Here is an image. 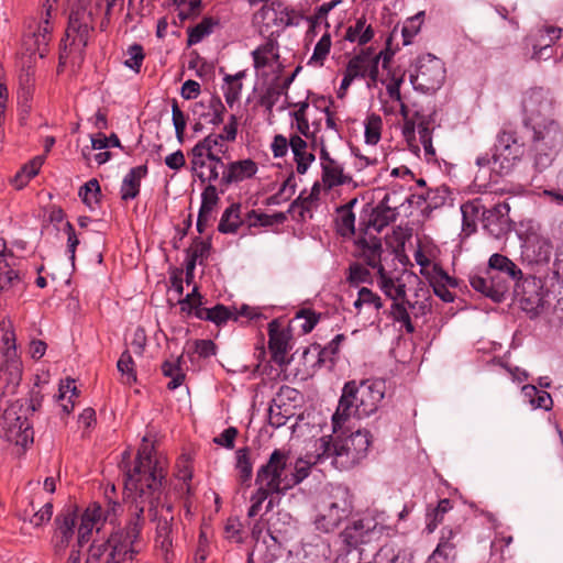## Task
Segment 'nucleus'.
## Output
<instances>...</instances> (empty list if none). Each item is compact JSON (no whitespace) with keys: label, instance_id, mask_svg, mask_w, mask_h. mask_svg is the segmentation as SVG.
I'll return each mask as SVG.
<instances>
[{"label":"nucleus","instance_id":"de8ad7c7","mask_svg":"<svg viewBox=\"0 0 563 563\" xmlns=\"http://www.w3.org/2000/svg\"><path fill=\"white\" fill-rule=\"evenodd\" d=\"M523 390L526 395L530 397V402L536 408H541L544 410H550L553 405V400L551 395L544 390H538L534 386H525Z\"/></svg>","mask_w":563,"mask_h":563},{"label":"nucleus","instance_id":"e2e57ef3","mask_svg":"<svg viewBox=\"0 0 563 563\" xmlns=\"http://www.w3.org/2000/svg\"><path fill=\"white\" fill-rule=\"evenodd\" d=\"M249 217H254L256 219V222L261 227H272L274 224H282L286 221L287 217L284 212H276L274 214H266V213H257L255 210H252L249 213Z\"/></svg>","mask_w":563,"mask_h":563},{"label":"nucleus","instance_id":"8fccbe9b","mask_svg":"<svg viewBox=\"0 0 563 563\" xmlns=\"http://www.w3.org/2000/svg\"><path fill=\"white\" fill-rule=\"evenodd\" d=\"M452 508V503L450 499L444 498L438 503V506L433 509L431 514H428L429 522L427 523V529L432 532L438 527L439 523L442 522L443 516Z\"/></svg>","mask_w":563,"mask_h":563},{"label":"nucleus","instance_id":"423d86ee","mask_svg":"<svg viewBox=\"0 0 563 563\" xmlns=\"http://www.w3.org/2000/svg\"><path fill=\"white\" fill-rule=\"evenodd\" d=\"M525 153V143L517 132L504 130L494 145L492 156L487 154L476 159L479 168H488L497 177L508 175Z\"/></svg>","mask_w":563,"mask_h":563},{"label":"nucleus","instance_id":"7ed1b4c3","mask_svg":"<svg viewBox=\"0 0 563 563\" xmlns=\"http://www.w3.org/2000/svg\"><path fill=\"white\" fill-rule=\"evenodd\" d=\"M324 435L316 442L317 461L331 460V464L340 470H350L366 457L372 444V435L367 430H357L349 437Z\"/></svg>","mask_w":563,"mask_h":563},{"label":"nucleus","instance_id":"69168bd1","mask_svg":"<svg viewBox=\"0 0 563 563\" xmlns=\"http://www.w3.org/2000/svg\"><path fill=\"white\" fill-rule=\"evenodd\" d=\"M297 319H305V323L301 325L303 333H310L320 320V313L311 309H300L296 313Z\"/></svg>","mask_w":563,"mask_h":563},{"label":"nucleus","instance_id":"79ce46f5","mask_svg":"<svg viewBox=\"0 0 563 563\" xmlns=\"http://www.w3.org/2000/svg\"><path fill=\"white\" fill-rule=\"evenodd\" d=\"M355 216L351 210L336 208L335 227L341 236H349L355 233Z\"/></svg>","mask_w":563,"mask_h":563},{"label":"nucleus","instance_id":"c756f323","mask_svg":"<svg viewBox=\"0 0 563 563\" xmlns=\"http://www.w3.org/2000/svg\"><path fill=\"white\" fill-rule=\"evenodd\" d=\"M235 470L238 471L236 481L245 488L251 487L253 475V464L251 461V449L249 446L241 448L236 452Z\"/></svg>","mask_w":563,"mask_h":563},{"label":"nucleus","instance_id":"c85d7f7f","mask_svg":"<svg viewBox=\"0 0 563 563\" xmlns=\"http://www.w3.org/2000/svg\"><path fill=\"white\" fill-rule=\"evenodd\" d=\"M455 538V531L446 528L443 529L440 542L432 553L434 558L440 559L443 563L454 562L457 555Z\"/></svg>","mask_w":563,"mask_h":563},{"label":"nucleus","instance_id":"774afa93","mask_svg":"<svg viewBox=\"0 0 563 563\" xmlns=\"http://www.w3.org/2000/svg\"><path fill=\"white\" fill-rule=\"evenodd\" d=\"M209 108L212 110V113L209 114L210 119L208 122L212 125L221 124L223 122V115L225 112V107L223 106L221 99L218 97L211 98Z\"/></svg>","mask_w":563,"mask_h":563},{"label":"nucleus","instance_id":"a211bd4d","mask_svg":"<svg viewBox=\"0 0 563 563\" xmlns=\"http://www.w3.org/2000/svg\"><path fill=\"white\" fill-rule=\"evenodd\" d=\"M77 511L78 508L76 506H69L55 518L54 549L57 553L63 552L68 547L74 536L78 517Z\"/></svg>","mask_w":563,"mask_h":563},{"label":"nucleus","instance_id":"393cba45","mask_svg":"<svg viewBox=\"0 0 563 563\" xmlns=\"http://www.w3.org/2000/svg\"><path fill=\"white\" fill-rule=\"evenodd\" d=\"M22 379V364L14 356L7 355L0 367V382L3 384L2 395H13Z\"/></svg>","mask_w":563,"mask_h":563},{"label":"nucleus","instance_id":"9d476101","mask_svg":"<svg viewBox=\"0 0 563 563\" xmlns=\"http://www.w3.org/2000/svg\"><path fill=\"white\" fill-rule=\"evenodd\" d=\"M288 457L287 452L274 450L268 461L257 470L255 484L273 494L285 495L288 485V475L285 474Z\"/></svg>","mask_w":563,"mask_h":563},{"label":"nucleus","instance_id":"49530a36","mask_svg":"<svg viewBox=\"0 0 563 563\" xmlns=\"http://www.w3.org/2000/svg\"><path fill=\"white\" fill-rule=\"evenodd\" d=\"M100 195V185L96 178L88 180L79 189V196L81 197L82 202L86 203L89 208H92L93 203H99Z\"/></svg>","mask_w":563,"mask_h":563},{"label":"nucleus","instance_id":"0eeeda50","mask_svg":"<svg viewBox=\"0 0 563 563\" xmlns=\"http://www.w3.org/2000/svg\"><path fill=\"white\" fill-rule=\"evenodd\" d=\"M222 141L223 134H209L191 148V172L202 184L216 181L219 178V167H224L221 157L213 152L214 147L222 146Z\"/></svg>","mask_w":563,"mask_h":563},{"label":"nucleus","instance_id":"5fc2aeb1","mask_svg":"<svg viewBox=\"0 0 563 563\" xmlns=\"http://www.w3.org/2000/svg\"><path fill=\"white\" fill-rule=\"evenodd\" d=\"M363 305H372L376 310L383 308V301L380 297L367 287H362L358 290L357 299L354 302V307L356 309H360Z\"/></svg>","mask_w":563,"mask_h":563},{"label":"nucleus","instance_id":"bf43d9fd","mask_svg":"<svg viewBox=\"0 0 563 563\" xmlns=\"http://www.w3.org/2000/svg\"><path fill=\"white\" fill-rule=\"evenodd\" d=\"M172 117L177 140L181 143L184 141V134L186 129V118L184 112L180 110L177 100L175 99L172 102Z\"/></svg>","mask_w":563,"mask_h":563},{"label":"nucleus","instance_id":"864d4df0","mask_svg":"<svg viewBox=\"0 0 563 563\" xmlns=\"http://www.w3.org/2000/svg\"><path fill=\"white\" fill-rule=\"evenodd\" d=\"M209 184L205 187L201 194V206L200 210L202 212H212L216 205L219 202V195L217 187L212 185V181H208Z\"/></svg>","mask_w":563,"mask_h":563},{"label":"nucleus","instance_id":"338daca9","mask_svg":"<svg viewBox=\"0 0 563 563\" xmlns=\"http://www.w3.org/2000/svg\"><path fill=\"white\" fill-rule=\"evenodd\" d=\"M487 275H471L470 276V285L474 290L481 292L483 296L493 300V294L490 290V283Z\"/></svg>","mask_w":563,"mask_h":563},{"label":"nucleus","instance_id":"7c9ffc66","mask_svg":"<svg viewBox=\"0 0 563 563\" xmlns=\"http://www.w3.org/2000/svg\"><path fill=\"white\" fill-rule=\"evenodd\" d=\"M321 167L322 181L329 189L352 181V177L343 174L342 166L335 159L321 164Z\"/></svg>","mask_w":563,"mask_h":563},{"label":"nucleus","instance_id":"f03ea898","mask_svg":"<svg viewBox=\"0 0 563 563\" xmlns=\"http://www.w3.org/2000/svg\"><path fill=\"white\" fill-rule=\"evenodd\" d=\"M386 393L383 379L350 380L344 384L336 411L332 417L333 433L342 429L352 416L357 418L375 413Z\"/></svg>","mask_w":563,"mask_h":563},{"label":"nucleus","instance_id":"aec40b11","mask_svg":"<svg viewBox=\"0 0 563 563\" xmlns=\"http://www.w3.org/2000/svg\"><path fill=\"white\" fill-rule=\"evenodd\" d=\"M356 246L364 263L377 269V274L380 275V269H385L382 265L383 244L380 238L376 235L366 236L365 234L356 240Z\"/></svg>","mask_w":563,"mask_h":563},{"label":"nucleus","instance_id":"052dcab7","mask_svg":"<svg viewBox=\"0 0 563 563\" xmlns=\"http://www.w3.org/2000/svg\"><path fill=\"white\" fill-rule=\"evenodd\" d=\"M32 510L34 511L30 518V522L34 527H41L48 522L53 516V504L51 501L43 505L38 510L35 511L34 504L31 503Z\"/></svg>","mask_w":563,"mask_h":563},{"label":"nucleus","instance_id":"6ab92c4d","mask_svg":"<svg viewBox=\"0 0 563 563\" xmlns=\"http://www.w3.org/2000/svg\"><path fill=\"white\" fill-rule=\"evenodd\" d=\"M389 195H385L382 201L374 208H371L368 219L360 222L361 229L364 234H367L368 229H374L380 232L384 228L394 222L398 216L396 208H391L388 203Z\"/></svg>","mask_w":563,"mask_h":563},{"label":"nucleus","instance_id":"ea45409f","mask_svg":"<svg viewBox=\"0 0 563 563\" xmlns=\"http://www.w3.org/2000/svg\"><path fill=\"white\" fill-rule=\"evenodd\" d=\"M211 250L210 239L201 240L200 238H195L191 245L186 250L187 260L192 263H199L203 265L205 260L208 258Z\"/></svg>","mask_w":563,"mask_h":563},{"label":"nucleus","instance_id":"ddd939ff","mask_svg":"<svg viewBox=\"0 0 563 563\" xmlns=\"http://www.w3.org/2000/svg\"><path fill=\"white\" fill-rule=\"evenodd\" d=\"M93 14L84 5L73 7L68 18L66 37L71 38V44L78 42L81 51L88 46L90 33L93 31Z\"/></svg>","mask_w":563,"mask_h":563},{"label":"nucleus","instance_id":"72a5a7b5","mask_svg":"<svg viewBox=\"0 0 563 563\" xmlns=\"http://www.w3.org/2000/svg\"><path fill=\"white\" fill-rule=\"evenodd\" d=\"M44 161L45 156L38 155L32 158L25 165H23V167L15 174V176L12 179V184L15 186V188H23L30 181V179L35 177L38 174Z\"/></svg>","mask_w":563,"mask_h":563},{"label":"nucleus","instance_id":"b1692460","mask_svg":"<svg viewBox=\"0 0 563 563\" xmlns=\"http://www.w3.org/2000/svg\"><path fill=\"white\" fill-rule=\"evenodd\" d=\"M223 168L225 169L222 172L221 184L224 186L251 178L257 172V165L251 158L232 162Z\"/></svg>","mask_w":563,"mask_h":563},{"label":"nucleus","instance_id":"3c124183","mask_svg":"<svg viewBox=\"0 0 563 563\" xmlns=\"http://www.w3.org/2000/svg\"><path fill=\"white\" fill-rule=\"evenodd\" d=\"M420 143L422 144L426 155L432 157L435 155V150L432 145V130L430 122L422 120L417 125Z\"/></svg>","mask_w":563,"mask_h":563},{"label":"nucleus","instance_id":"9b49d317","mask_svg":"<svg viewBox=\"0 0 563 563\" xmlns=\"http://www.w3.org/2000/svg\"><path fill=\"white\" fill-rule=\"evenodd\" d=\"M445 79V68L442 60L431 54L418 58L416 73L410 74L409 80L416 90L434 92L441 88Z\"/></svg>","mask_w":563,"mask_h":563},{"label":"nucleus","instance_id":"e433bc0d","mask_svg":"<svg viewBox=\"0 0 563 563\" xmlns=\"http://www.w3.org/2000/svg\"><path fill=\"white\" fill-rule=\"evenodd\" d=\"M376 556L379 563H412L411 553L396 549L391 543L383 545Z\"/></svg>","mask_w":563,"mask_h":563},{"label":"nucleus","instance_id":"5701e85b","mask_svg":"<svg viewBox=\"0 0 563 563\" xmlns=\"http://www.w3.org/2000/svg\"><path fill=\"white\" fill-rule=\"evenodd\" d=\"M345 341L344 334H338L334 336V339L325 346H321L319 343H313L309 347H307L303 353L302 357L306 362L309 361V356L317 357L313 365H317L318 367H321L325 365L328 362L333 365L334 364V357L339 353L340 345L342 342Z\"/></svg>","mask_w":563,"mask_h":563},{"label":"nucleus","instance_id":"4c0bfd02","mask_svg":"<svg viewBox=\"0 0 563 563\" xmlns=\"http://www.w3.org/2000/svg\"><path fill=\"white\" fill-rule=\"evenodd\" d=\"M183 355L178 356L175 362L165 361L162 364V373L166 377H170V382L167 384L169 390H174L183 385L185 380V373L180 367Z\"/></svg>","mask_w":563,"mask_h":563},{"label":"nucleus","instance_id":"c9c22d12","mask_svg":"<svg viewBox=\"0 0 563 563\" xmlns=\"http://www.w3.org/2000/svg\"><path fill=\"white\" fill-rule=\"evenodd\" d=\"M240 211V203H232L229 208H227L220 219L218 230L221 233H235L242 224Z\"/></svg>","mask_w":563,"mask_h":563},{"label":"nucleus","instance_id":"58836bf2","mask_svg":"<svg viewBox=\"0 0 563 563\" xmlns=\"http://www.w3.org/2000/svg\"><path fill=\"white\" fill-rule=\"evenodd\" d=\"M142 445L140 446L139 451H137V455H136V459H135V464L133 467H130V457H131V453L130 451H124L122 453V461H121V464H120V467L123 470L124 472V485H125V488L129 489L126 487V479H128V474L133 471L135 468V466L137 465L139 461L142 459L140 457V451L143 450L144 448H148L147 450L150 451L147 453V455L150 456L151 459V462L154 464L156 462H162V464L166 467V463L162 460V459H158V457H153V451H154V445L153 444H148L147 443V438L144 437L143 438V441H142Z\"/></svg>","mask_w":563,"mask_h":563},{"label":"nucleus","instance_id":"09e8293b","mask_svg":"<svg viewBox=\"0 0 563 563\" xmlns=\"http://www.w3.org/2000/svg\"><path fill=\"white\" fill-rule=\"evenodd\" d=\"M319 461H317V455L314 456V461H308L303 462L302 460H298L295 466V472L288 476V485H287V492L291 489L294 486L301 483L308 475L310 471L311 464H316Z\"/></svg>","mask_w":563,"mask_h":563},{"label":"nucleus","instance_id":"0e129e2a","mask_svg":"<svg viewBox=\"0 0 563 563\" xmlns=\"http://www.w3.org/2000/svg\"><path fill=\"white\" fill-rule=\"evenodd\" d=\"M274 495L273 493L266 490L265 488L258 486L256 492L251 496V507L249 508L247 516L253 518L258 515L261 511L263 503L268 498V496Z\"/></svg>","mask_w":563,"mask_h":563},{"label":"nucleus","instance_id":"39448f33","mask_svg":"<svg viewBox=\"0 0 563 563\" xmlns=\"http://www.w3.org/2000/svg\"><path fill=\"white\" fill-rule=\"evenodd\" d=\"M531 133L530 151L533 156V167L542 173L549 168L553 158L563 144V131L554 119L525 125Z\"/></svg>","mask_w":563,"mask_h":563},{"label":"nucleus","instance_id":"a878e982","mask_svg":"<svg viewBox=\"0 0 563 563\" xmlns=\"http://www.w3.org/2000/svg\"><path fill=\"white\" fill-rule=\"evenodd\" d=\"M562 35V29L558 26H544L539 27L531 32L526 38V45L531 46L532 51L543 53L549 51L550 47L559 40Z\"/></svg>","mask_w":563,"mask_h":563},{"label":"nucleus","instance_id":"f3484780","mask_svg":"<svg viewBox=\"0 0 563 563\" xmlns=\"http://www.w3.org/2000/svg\"><path fill=\"white\" fill-rule=\"evenodd\" d=\"M289 14L288 7L280 0H274L271 4H264L261 10L255 14V19L261 22V32H268L271 24L277 26L297 25L298 21H292L285 18Z\"/></svg>","mask_w":563,"mask_h":563},{"label":"nucleus","instance_id":"603ef678","mask_svg":"<svg viewBox=\"0 0 563 563\" xmlns=\"http://www.w3.org/2000/svg\"><path fill=\"white\" fill-rule=\"evenodd\" d=\"M117 367H118V371L126 377V382L129 384H132V383H135L136 382V375H135V371H134V361H133V357L132 355L130 354V352L128 350H125L118 363H117Z\"/></svg>","mask_w":563,"mask_h":563},{"label":"nucleus","instance_id":"c03bdc74","mask_svg":"<svg viewBox=\"0 0 563 563\" xmlns=\"http://www.w3.org/2000/svg\"><path fill=\"white\" fill-rule=\"evenodd\" d=\"M373 54V47H367L361 51L360 54L351 58L346 65V69L355 77H366V58Z\"/></svg>","mask_w":563,"mask_h":563},{"label":"nucleus","instance_id":"f704fd0d","mask_svg":"<svg viewBox=\"0 0 563 563\" xmlns=\"http://www.w3.org/2000/svg\"><path fill=\"white\" fill-rule=\"evenodd\" d=\"M488 271L503 273L510 278H521V269L507 256L495 253L488 260Z\"/></svg>","mask_w":563,"mask_h":563},{"label":"nucleus","instance_id":"473e14b6","mask_svg":"<svg viewBox=\"0 0 563 563\" xmlns=\"http://www.w3.org/2000/svg\"><path fill=\"white\" fill-rule=\"evenodd\" d=\"M485 275L489 278L490 290L493 294V301L500 302L504 300L506 292L509 289L510 283L518 280L519 278H510L509 276L495 272V271H485Z\"/></svg>","mask_w":563,"mask_h":563},{"label":"nucleus","instance_id":"4be33fe9","mask_svg":"<svg viewBox=\"0 0 563 563\" xmlns=\"http://www.w3.org/2000/svg\"><path fill=\"white\" fill-rule=\"evenodd\" d=\"M268 347L272 353V361L279 366L288 365L291 358H286L288 351V334L279 330L276 320L268 324Z\"/></svg>","mask_w":563,"mask_h":563},{"label":"nucleus","instance_id":"2f4dec72","mask_svg":"<svg viewBox=\"0 0 563 563\" xmlns=\"http://www.w3.org/2000/svg\"><path fill=\"white\" fill-rule=\"evenodd\" d=\"M289 145L292 150L295 162L297 164V172L299 174H305L309 165L314 161V155L305 151L307 142L299 135H292L289 140Z\"/></svg>","mask_w":563,"mask_h":563},{"label":"nucleus","instance_id":"4468645a","mask_svg":"<svg viewBox=\"0 0 563 563\" xmlns=\"http://www.w3.org/2000/svg\"><path fill=\"white\" fill-rule=\"evenodd\" d=\"M382 528L373 518L354 520L340 533V539L349 550L356 549L360 544L368 543L373 537L378 536Z\"/></svg>","mask_w":563,"mask_h":563},{"label":"nucleus","instance_id":"f8f14e48","mask_svg":"<svg viewBox=\"0 0 563 563\" xmlns=\"http://www.w3.org/2000/svg\"><path fill=\"white\" fill-rule=\"evenodd\" d=\"M525 125L553 119V101L548 90L532 88L522 99Z\"/></svg>","mask_w":563,"mask_h":563},{"label":"nucleus","instance_id":"cd10ccee","mask_svg":"<svg viewBox=\"0 0 563 563\" xmlns=\"http://www.w3.org/2000/svg\"><path fill=\"white\" fill-rule=\"evenodd\" d=\"M147 174V166L140 165L130 169L126 176L123 178L121 186V199L126 201L130 199H134L140 194L141 180Z\"/></svg>","mask_w":563,"mask_h":563},{"label":"nucleus","instance_id":"4d7b16f0","mask_svg":"<svg viewBox=\"0 0 563 563\" xmlns=\"http://www.w3.org/2000/svg\"><path fill=\"white\" fill-rule=\"evenodd\" d=\"M129 58L124 62V65L135 73H140L141 66L145 58V54L142 45L133 44L128 48Z\"/></svg>","mask_w":563,"mask_h":563},{"label":"nucleus","instance_id":"a18cd8bd","mask_svg":"<svg viewBox=\"0 0 563 563\" xmlns=\"http://www.w3.org/2000/svg\"><path fill=\"white\" fill-rule=\"evenodd\" d=\"M216 24L212 18H203L200 23L189 29L187 44L189 46L199 43L205 36L212 32V27Z\"/></svg>","mask_w":563,"mask_h":563},{"label":"nucleus","instance_id":"6e6552de","mask_svg":"<svg viewBox=\"0 0 563 563\" xmlns=\"http://www.w3.org/2000/svg\"><path fill=\"white\" fill-rule=\"evenodd\" d=\"M0 438L23 448L33 442V429L20 400L0 413Z\"/></svg>","mask_w":563,"mask_h":563},{"label":"nucleus","instance_id":"680f3d73","mask_svg":"<svg viewBox=\"0 0 563 563\" xmlns=\"http://www.w3.org/2000/svg\"><path fill=\"white\" fill-rule=\"evenodd\" d=\"M330 48H331V36L329 33H325L322 35V37L317 43L309 64L312 62H316V63H320V65H322L324 58L330 53Z\"/></svg>","mask_w":563,"mask_h":563},{"label":"nucleus","instance_id":"dca6fc26","mask_svg":"<svg viewBox=\"0 0 563 563\" xmlns=\"http://www.w3.org/2000/svg\"><path fill=\"white\" fill-rule=\"evenodd\" d=\"M352 512L350 501L342 497L328 504L316 518L314 525L317 530L322 532H331L339 527L342 520L346 519Z\"/></svg>","mask_w":563,"mask_h":563},{"label":"nucleus","instance_id":"20e7f679","mask_svg":"<svg viewBox=\"0 0 563 563\" xmlns=\"http://www.w3.org/2000/svg\"><path fill=\"white\" fill-rule=\"evenodd\" d=\"M142 509L136 512L135 519L125 526L113 531L107 541L99 547H91L86 563H97L100 556L107 552L104 563H123L125 560H133L139 553L135 548L142 531Z\"/></svg>","mask_w":563,"mask_h":563},{"label":"nucleus","instance_id":"13d9d810","mask_svg":"<svg viewBox=\"0 0 563 563\" xmlns=\"http://www.w3.org/2000/svg\"><path fill=\"white\" fill-rule=\"evenodd\" d=\"M285 93L278 84L269 85L260 98V104L272 111L273 107L277 103L279 97Z\"/></svg>","mask_w":563,"mask_h":563},{"label":"nucleus","instance_id":"bb28decb","mask_svg":"<svg viewBox=\"0 0 563 563\" xmlns=\"http://www.w3.org/2000/svg\"><path fill=\"white\" fill-rule=\"evenodd\" d=\"M103 515L102 508L93 504L89 506L81 515L80 525L78 528L77 542L79 547L85 545L91 537L95 525L100 520Z\"/></svg>","mask_w":563,"mask_h":563},{"label":"nucleus","instance_id":"6e6d98bb","mask_svg":"<svg viewBox=\"0 0 563 563\" xmlns=\"http://www.w3.org/2000/svg\"><path fill=\"white\" fill-rule=\"evenodd\" d=\"M349 271L347 280L351 285H358L360 283L371 284L373 282L371 272L360 263L350 265Z\"/></svg>","mask_w":563,"mask_h":563},{"label":"nucleus","instance_id":"1a4fd4ad","mask_svg":"<svg viewBox=\"0 0 563 563\" xmlns=\"http://www.w3.org/2000/svg\"><path fill=\"white\" fill-rule=\"evenodd\" d=\"M378 285L386 297L391 299L389 316L394 322L400 323L407 333H413L416 327L410 319V314L405 307L406 284L400 278L388 276L386 269H380L378 275Z\"/></svg>","mask_w":563,"mask_h":563},{"label":"nucleus","instance_id":"37998d69","mask_svg":"<svg viewBox=\"0 0 563 563\" xmlns=\"http://www.w3.org/2000/svg\"><path fill=\"white\" fill-rule=\"evenodd\" d=\"M383 121L378 114L372 113L365 123V141L369 145H376L382 135Z\"/></svg>","mask_w":563,"mask_h":563},{"label":"nucleus","instance_id":"412c9836","mask_svg":"<svg viewBox=\"0 0 563 563\" xmlns=\"http://www.w3.org/2000/svg\"><path fill=\"white\" fill-rule=\"evenodd\" d=\"M534 278H527L521 285H517V294L520 295V306L522 310L538 314L543 308L544 299Z\"/></svg>","mask_w":563,"mask_h":563},{"label":"nucleus","instance_id":"a19ab883","mask_svg":"<svg viewBox=\"0 0 563 563\" xmlns=\"http://www.w3.org/2000/svg\"><path fill=\"white\" fill-rule=\"evenodd\" d=\"M245 77V71H239L235 75H225L224 81L227 88L224 90V98L227 103L232 107L240 98L242 90L241 79Z\"/></svg>","mask_w":563,"mask_h":563},{"label":"nucleus","instance_id":"2eb2a0df","mask_svg":"<svg viewBox=\"0 0 563 563\" xmlns=\"http://www.w3.org/2000/svg\"><path fill=\"white\" fill-rule=\"evenodd\" d=\"M509 211L510 207L507 202H499L489 209H483V228L495 239L504 238L511 230Z\"/></svg>","mask_w":563,"mask_h":563},{"label":"nucleus","instance_id":"f257e3e1","mask_svg":"<svg viewBox=\"0 0 563 563\" xmlns=\"http://www.w3.org/2000/svg\"><path fill=\"white\" fill-rule=\"evenodd\" d=\"M148 448L140 451L142 457L135 468L128 474L126 487L133 492V500L130 506L131 523L139 509H142V528L144 527V511L147 506L150 519L156 522L155 542L163 551L168 553L173 545L172 531L174 516H163L158 514V507L163 497H167V468L162 462L152 463L147 453Z\"/></svg>","mask_w":563,"mask_h":563}]
</instances>
